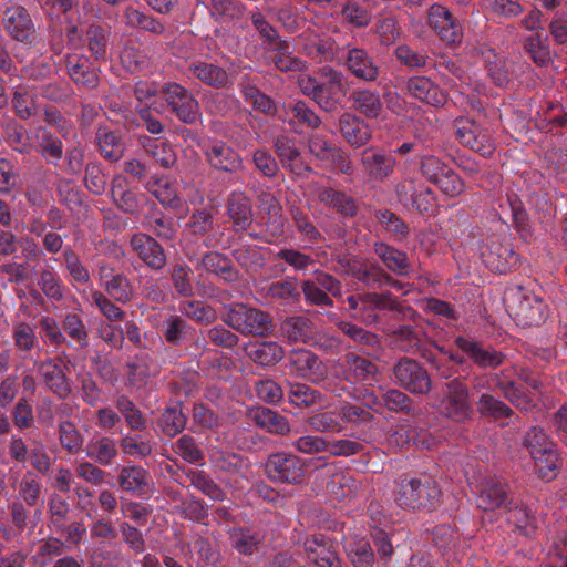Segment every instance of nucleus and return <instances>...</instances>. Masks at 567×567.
Segmentation results:
<instances>
[{
    "label": "nucleus",
    "mask_w": 567,
    "mask_h": 567,
    "mask_svg": "<svg viewBox=\"0 0 567 567\" xmlns=\"http://www.w3.org/2000/svg\"><path fill=\"white\" fill-rule=\"evenodd\" d=\"M249 358L257 364L271 365L284 358V349L272 341L255 342L247 349Z\"/></svg>",
    "instance_id": "43"
},
{
    "label": "nucleus",
    "mask_w": 567,
    "mask_h": 567,
    "mask_svg": "<svg viewBox=\"0 0 567 567\" xmlns=\"http://www.w3.org/2000/svg\"><path fill=\"white\" fill-rule=\"evenodd\" d=\"M398 347L405 352L420 353L427 362L440 370L432 352L427 350L430 337L425 327L417 324L415 327L402 326L395 332Z\"/></svg>",
    "instance_id": "12"
},
{
    "label": "nucleus",
    "mask_w": 567,
    "mask_h": 567,
    "mask_svg": "<svg viewBox=\"0 0 567 567\" xmlns=\"http://www.w3.org/2000/svg\"><path fill=\"white\" fill-rule=\"evenodd\" d=\"M331 371L349 382H370L377 373V367L370 360L354 353H347L341 362H333Z\"/></svg>",
    "instance_id": "11"
},
{
    "label": "nucleus",
    "mask_w": 567,
    "mask_h": 567,
    "mask_svg": "<svg viewBox=\"0 0 567 567\" xmlns=\"http://www.w3.org/2000/svg\"><path fill=\"white\" fill-rule=\"evenodd\" d=\"M245 102L256 111L267 115L276 113V104L268 95L261 93L248 76H244L239 83Z\"/></svg>",
    "instance_id": "34"
},
{
    "label": "nucleus",
    "mask_w": 567,
    "mask_h": 567,
    "mask_svg": "<svg viewBox=\"0 0 567 567\" xmlns=\"http://www.w3.org/2000/svg\"><path fill=\"white\" fill-rule=\"evenodd\" d=\"M375 34L383 45H392L401 35V30L398 21L393 17H385L377 21Z\"/></svg>",
    "instance_id": "64"
},
{
    "label": "nucleus",
    "mask_w": 567,
    "mask_h": 567,
    "mask_svg": "<svg viewBox=\"0 0 567 567\" xmlns=\"http://www.w3.org/2000/svg\"><path fill=\"white\" fill-rule=\"evenodd\" d=\"M275 152L280 158L284 168L296 176H303L311 172L296 145V141L287 136H279L275 142Z\"/></svg>",
    "instance_id": "21"
},
{
    "label": "nucleus",
    "mask_w": 567,
    "mask_h": 567,
    "mask_svg": "<svg viewBox=\"0 0 567 567\" xmlns=\"http://www.w3.org/2000/svg\"><path fill=\"white\" fill-rule=\"evenodd\" d=\"M224 322L243 334L264 337L272 329L269 313L246 303L229 307L224 316Z\"/></svg>",
    "instance_id": "4"
},
{
    "label": "nucleus",
    "mask_w": 567,
    "mask_h": 567,
    "mask_svg": "<svg viewBox=\"0 0 567 567\" xmlns=\"http://www.w3.org/2000/svg\"><path fill=\"white\" fill-rule=\"evenodd\" d=\"M265 472L275 483L297 485L303 481L305 462L295 454L277 452L268 456Z\"/></svg>",
    "instance_id": "5"
},
{
    "label": "nucleus",
    "mask_w": 567,
    "mask_h": 567,
    "mask_svg": "<svg viewBox=\"0 0 567 567\" xmlns=\"http://www.w3.org/2000/svg\"><path fill=\"white\" fill-rule=\"evenodd\" d=\"M348 68L352 74L368 82H373L379 75V68L363 49L353 48L348 52Z\"/></svg>",
    "instance_id": "32"
},
{
    "label": "nucleus",
    "mask_w": 567,
    "mask_h": 567,
    "mask_svg": "<svg viewBox=\"0 0 567 567\" xmlns=\"http://www.w3.org/2000/svg\"><path fill=\"white\" fill-rule=\"evenodd\" d=\"M117 481L123 491L136 496L146 495L151 491L150 473L137 465L123 467L120 471Z\"/></svg>",
    "instance_id": "26"
},
{
    "label": "nucleus",
    "mask_w": 567,
    "mask_h": 567,
    "mask_svg": "<svg viewBox=\"0 0 567 567\" xmlns=\"http://www.w3.org/2000/svg\"><path fill=\"white\" fill-rule=\"evenodd\" d=\"M406 87L414 99L432 106H443L447 101V94L426 76L411 78Z\"/></svg>",
    "instance_id": "25"
},
{
    "label": "nucleus",
    "mask_w": 567,
    "mask_h": 567,
    "mask_svg": "<svg viewBox=\"0 0 567 567\" xmlns=\"http://www.w3.org/2000/svg\"><path fill=\"white\" fill-rule=\"evenodd\" d=\"M511 504L508 486L505 482L498 478H487L481 484L477 495L478 508L487 512L507 508Z\"/></svg>",
    "instance_id": "19"
},
{
    "label": "nucleus",
    "mask_w": 567,
    "mask_h": 567,
    "mask_svg": "<svg viewBox=\"0 0 567 567\" xmlns=\"http://www.w3.org/2000/svg\"><path fill=\"white\" fill-rule=\"evenodd\" d=\"M127 380L130 385L141 388L147 383L151 375L156 373L155 367L146 355L135 357L127 363Z\"/></svg>",
    "instance_id": "48"
},
{
    "label": "nucleus",
    "mask_w": 567,
    "mask_h": 567,
    "mask_svg": "<svg viewBox=\"0 0 567 567\" xmlns=\"http://www.w3.org/2000/svg\"><path fill=\"white\" fill-rule=\"evenodd\" d=\"M505 509L507 511L508 514L507 520L509 524L514 525L517 529L522 530L527 536L530 534V532L534 530L536 518L528 507H512L511 505H508V507Z\"/></svg>",
    "instance_id": "58"
},
{
    "label": "nucleus",
    "mask_w": 567,
    "mask_h": 567,
    "mask_svg": "<svg viewBox=\"0 0 567 567\" xmlns=\"http://www.w3.org/2000/svg\"><path fill=\"white\" fill-rule=\"evenodd\" d=\"M68 40L75 48L86 47L96 61H106L110 47L111 31L99 23H92L85 31L84 40L79 34L78 28L68 30Z\"/></svg>",
    "instance_id": "7"
},
{
    "label": "nucleus",
    "mask_w": 567,
    "mask_h": 567,
    "mask_svg": "<svg viewBox=\"0 0 567 567\" xmlns=\"http://www.w3.org/2000/svg\"><path fill=\"white\" fill-rule=\"evenodd\" d=\"M339 130L346 142L352 147L365 145L372 136L370 126L351 113H343L339 118Z\"/></svg>",
    "instance_id": "24"
},
{
    "label": "nucleus",
    "mask_w": 567,
    "mask_h": 567,
    "mask_svg": "<svg viewBox=\"0 0 567 567\" xmlns=\"http://www.w3.org/2000/svg\"><path fill=\"white\" fill-rule=\"evenodd\" d=\"M124 22L130 28L141 29L156 35L162 34L165 30L161 21L133 6L126 7Z\"/></svg>",
    "instance_id": "45"
},
{
    "label": "nucleus",
    "mask_w": 567,
    "mask_h": 567,
    "mask_svg": "<svg viewBox=\"0 0 567 567\" xmlns=\"http://www.w3.org/2000/svg\"><path fill=\"white\" fill-rule=\"evenodd\" d=\"M346 549L348 557L354 567L373 566L374 555L367 539H351L346 545Z\"/></svg>",
    "instance_id": "50"
},
{
    "label": "nucleus",
    "mask_w": 567,
    "mask_h": 567,
    "mask_svg": "<svg viewBox=\"0 0 567 567\" xmlns=\"http://www.w3.org/2000/svg\"><path fill=\"white\" fill-rule=\"evenodd\" d=\"M106 293L118 302L126 303L133 296V288L130 280L122 274H116L104 284Z\"/></svg>",
    "instance_id": "56"
},
{
    "label": "nucleus",
    "mask_w": 567,
    "mask_h": 567,
    "mask_svg": "<svg viewBox=\"0 0 567 567\" xmlns=\"http://www.w3.org/2000/svg\"><path fill=\"white\" fill-rule=\"evenodd\" d=\"M161 424L163 431L167 435L174 436L184 430L186 425V416L179 406L174 405L167 408L162 414Z\"/></svg>",
    "instance_id": "63"
},
{
    "label": "nucleus",
    "mask_w": 567,
    "mask_h": 567,
    "mask_svg": "<svg viewBox=\"0 0 567 567\" xmlns=\"http://www.w3.org/2000/svg\"><path fill=\"white\" fill-rule=\"evenodd\" d=\"M318 197L321 203L334 208L346 217H352L357 214L355 200L343 192L326 187L319 190Z\"/></svg>",
    "instance_id": "39"
},
{
    "label": "nucleus",
    "mask_w": 567,
    "mask_h": 567,
    "mask_svg": "<svg viewBox=\"0 0 567 567\" xmlns=\"http://www.w3.org/2000/svg\"><path fill=\"white\" fill-rule=\"evenodd\" d=\"M354 109L368 118H378L383 110L378 92L371 90H355L351 94Z\"/></svg>",
    "instance_id": "44"
},
{
    "label": "nucleus",
    "mask_w": 567,
    "mask_h": 567,
    "mask_svg": "<svg viewBox=\"0 0 567 567\" xmlns=\"http://www.w3.org/2000/svg\"><path fill=\"white\" fill-rule=\"evenodd\" d=\"M302 52L318 62L333 61L337 58L338 47L330 38H321L317 34L302 35Z\"/></svg>",
    "instance_id": "30"
},
{
    "label": "nucleus",
    "mask_w": 567,
    "mask_h": 567,
    "mask_svg": "<svg viewBox=\"0 0 567 567\" xmlns=\"http://www.w3.org/2000/svg\"><path fill=\"white\" fill-rule=\"evenodd\" d=\"M228 216L236 230H245L252 221L250 200L243 194H233L228 200Z\"/></svg>",
    "instance_id": "37"
},
{
    "label": "nucleus",
    "mask_w": 567,
    "mask_h": 567,
    "mask_svg": "<svg viewBox=\"0 0 567 567\" xmlns=\"http://www.w3.org/2000/svg\"><path fill=\"white\" fill-rule=\"evenodd\" d=\"M441 496L437 482L427 474L403 476L395 481L393 499L404 511L431 512L440 505Z\"/></svg>",
    "instance_id": "1"
},
{
    "label": "nucleus",
    "mask_w": 567,
    "mask_h": 567,
    "mask_svg": "<svg viewBox=\"0 0 567 567\" xmlns=\"http://www.w3.org/2000/svg\"><path fill=\"white\" fill-rule=\"evenodd\" d=\"M330 481L327 488L337 499L352 498L360 494L361 483L350 473L328 468Z\"/></svg>",
    "instance_id": "29"
},
{
    "label": "nucleus",
    "mask_w": 567,
    "mask_h": 567,
    "mask_svg": "<svg viewBox=\"0 0 567 567\" xmlns=\"http://www.w3.org/2000/svg\"><path fill=\"white\" fill-rule=\"evenodd\" d=\"M12 104L17 116L22 120L30 118L38 111L32 92L25 86H18L13 93Z\"/></svg>",
    "instance_id": "54"
},
{
    "label": "nucleus",
    "mask_w": 567,
    "mask_h": 567,
    "mask_svg": "<svg viewBox=\"0 0 567 567\" xmlns=\"http://www.w3.org/2000/svg\"><path fill=\"white\" fill-rule=\"evenodd\" d=\"M361 165L365 174L373 181L383 182L395 171L396 159L377 147H367L361 152Z\"/></svg>",
    "instance_id": "16"
},
{
    "label": "nucleus",
    "mask_w": 567,
    "mask_h": 567,
    "mask_svg": "<svg viewBox=\"0 0 567 567\" xmlns=\"http://www.w3.org/2000/svg\"><path fill=\"white\" fill-rule=\"evenodd\" d=\"M427 23L445 43L455 44L462 41V27L444 6L433 4L430 7Z\"/></svg>",
    "instance_id": "14"
},
{
    "label": "nucleus",
    "mask_w": 567,
    "mask_h": 567,
    "mask_svg": "<svg viewBox=\"0 0 567 567\" xmlns=\"http://www.w3.org/2000/svg\"><path fill=\"white\" fill-rule=\"evenodd\" d=\"M209 164L225 172H235L241 166L240 156L224 142H214L205 151Z\"/></svg>",
    "instance_id": "28"
},
{
    "label": "nucleus",
    "mask_w": 567,
    "mask_h": 567,
    "mask_svg": "<svg viewBox=\"0 0 567 567\" xmlns=\"http://www.w3.org/2000/svg\"><path fill=\"white\" fill-rule=\"evenodd\" d=\"M506 302L509 316L518 326H539L547 318V306L543 298L522 286L508 291Z\"/></svg>",
    "instance_id": "2"
},
{
    "label": "nucleus",
    "mask_w": 567,
    "mask_h": 567,
    "mask_svg": "<svg viewBox=\"0 0 567 567\" xmlns=\"http://www.w3.org/2000/svg\"><path fill=\"white\" fill-rule=\"evenodd\" d=\"M59 436L62 446L70 453L75 454L82 449L84 440L74 423L62 422L59 425Z\"/></svg>",
    "instance_id": "62"
},
{
    "label": "nucleus",
    "mask_w": 567,
    "mask_h": 567,
    "mask_svg": "<svg viewBox=\"0 0 567 567\" xmlns=\"http://www.w3.org/2000/svg\"><path fill=\"white\" fill-rule=\"evenodd\" d=\"M374 251L389 270L401 276L409 274L411 265L405 252L383 243L375 244Z\"/></svg>",
    "instance_id": "41"
},
{
    "label": "nucleus",
    "mask_w": 567,
    "mask_h": 567,
    "mask_svg": "<svg viewBox=\"0 0 567 567\" xmlns=\"http://www.w3.org/2000/svg\"><path fill=\"white\" fill-rule=\"evenodd\" d=\"M268 51L271 53L270 59L276 68L282 72L292 70L300 71L306 68V63L296 58L290 51L289 44L281 39L268 47Z\"/></svg>",
    "instance_id": "36"
},
{
    "label": "nucleus",
    "mask_w": 567,
    "mask_h": 567,
    "mask_svg": "<svg viewBox=\"0 0 567 567\" xmlns=\"http://www.w3.org/2000/svg\"><path fill=\"white\" fill-rule=\"evenodd\" d=\"M255 420L259 426L267 429L271 433L284 435L290 431L287 419L267 408L257 410Z\"/></svg>",
    "instance_id": "52"
},
{
    "label": "nucleus",
    "mask_w": 567,
    "mask_h": 567,
    "mask_svg": "<svg viewBox=\"0 0 567 567\" xmlns=\"http://www.w3.org/2000/svg\"><path fill=\"white\" fill-rule=\"evenodd\" d=\"M455 344L468 357V359H471L475 364L480 367L496 368L504 361L503 353L495 350L485 349L480 342L475 340L457 337L455 339Z\"/></svg>",
    "instance_id": "22"
},
{
    "label": "nucleus",
    "mask_w": 567,
    "mask_h": 567,
    "mask_svg": "<svg viewBox=\"0 0 567 567\" xmlns=\"http://www.w3.org/2000/svg\"><path fill=\"white\" fill-rule=\"evenodd\" d=\"M288 399L291 404L298 408L322 405L323 402L322 393L303 383L290 384Z\"/></svg>",
    "instance_id": "47"
},
{
    "label": "nucleus",
    "mask_w": 567,
    "mask_h": 567,
    "mask_svg": "<svg viewBox=\"0 0 567 567\" xmlns=\"http://www.w3.org/2000/svg\"><path fill=\"white\" fill-rule=\"evenodd\" d=\"M290 365L297 377L320 383L327 375V368L319 358L309 350L298 349L290 354Z\"/></svg>",
    "instance_id": "18"
},
{
    "label": "nucleus",
    "mask_w": 567,
    "mask_h": 567,
    "mask_svg": "<svg viewBox=\"0 0 567 567\" xmlns=\"http://www.w3.org/2000/svg\"><path fill=\"white\" fill-rule=\"evenodd\" d=\"M131 247L138 258L154 270L162 269L166 264V256L162 246L146 234H135L131 238Z\"/></svg>",
    "instance_id": "20"
},
{
    "label": "nucleus",
    "mask_w": 567,
    "mask_h": 567,
    "mask_svg": "<svg viewBox=\"0 0 567 567\" xmlns=\"http://www.w3.org/2000/svg\"><path fill=\"white\" fill-rule=\"evenodd\" d=\"M509 371H503L497 380V388L504 393L516 408L527 411L530 406V399L526 395L515 381L508 379Z\"/></svg>",
    "instance_id": "49"
},
{
    "label": "nucleus",
    "mask_w": 567,
    "mask_h": 567,
    "mask_svg": "<svg viewBox=\"0 0 567 567\" xmlns=\"http://www.w3.org/2000/svg\"><path fill=\"white\" fill-rule=\"evenodd\" d=\"M205 270L213 272L227 282L237 280L238 274L234 269L231 260L220 252H208L202 258Z\"/></svg>",
    "instance_id": "46"
},
{
    "label": "nucleus",
    "mask_w": 567,
    "mask_h": 567,
    "mask_svg": "<svg viewBox=\"0 0 567 567\" xmlns=\"http://www.w3.org/2000/svg\"><path fill=\"white\" fill-rule=\"evenodd\" d=\"M309 426L317 432H341L343 426L340 421V414L336 412H321L310 416L307 420Z\"/></svg>",
    "instance_id": "61"
},
{
    "label": "nucleus",
    "mask_w": 567,
    "mask_h": 567,
    "mask_svg": "<svg viewBox=\"0 0 567 567\" xmlns=\"http://www.w3.org/2000/svg\"><path fill=\"white\" fill-rule=\"evenodd\" d=\"M523 49L537 66H547L553 61L548 38H543L539 33L524 38Z\"/></svg>",
    "instance_id": "35"
},
{
    "label": "nucleus",
    "mask_w": 567,
    "mask_h": 567,
    "mask_svg": "<svg viewBox=\"0 0 567 567\" xmlns=\"http://www.w3.org/2000/svg\"><path fill=\"white\" fill-rule=\"evenodd\" d=\"M144 151L164 168H169L176 163V154L166 141L144 136L141 140Z\"/></svg>",
    "instance_id": "40"
},
{
    "label": "nucleus",
    "mask_w": 567,
    "mask_h": 567,
    "mask_svg": "<svg viewBox=\"0 0 567 567\" xmlns=\"http://www.w3.org/2000/svg\"><path fill=\"white\" fill-rule=\"evenodd\" d=\"M454 125L456 138L462 145L484 157H488L494 153L495 142L488 128L465 117L455 120Z\"/></svg>",
    "instance_id": "6"
},
{
    "label": "nucleus",
    "mask_w": 567,
    "mask_h": 567,
    "mask_svg": "<svg viewBox=\"0 0 567 567\" xmlns=\"http://www.w3.org/2000/svg\"><path fill=\"white\" fill-rule=\"evenodd\" d=\"M483 260L492 271L504 274L518 262V255L508 244L492 241L482 252Z\"/></svg>",
    "instance_id": "23"
},
{
    "label": "nucleus",
    "mask_w": 567,
    "mask_h": 567,
    "mask_svg": "<svg viewBox=\"0 0 567 567\" xmlns=\"http://www.w3.org/2000/svg\"><path fill=\"white\" fill-rule=\"evenodd\" d=\"M66 68L71 79L85 87H95L99 83V75L95 69L90 66L86 58L78 54H69Z\"/></svg>",
    "instance_id": "33"
},
{
    "label": "nucleus",
    "mask_w": 567,
    "mask_h": 567,
    "mask_svg": "<svg viewBox=\"0 0 567 567\" xmlns=\"http://www.w3.org/2000/svg\"><path fill=\"white\" fill-rule=\"evenodd\" d=\"M441 412L456 422H463L471 416L468 390L460 380H453L446 384L444 398L441 402Z\"/></svg>",
    "instance_id": "9"
},
{
    "label": "nucleus",
    "mask_w": 567,
    "mask_h": 567,
    "mask_svg": "<svg viewBox=\"0 0 567 567\" xmlns=\"http://www.w3.org/2000/svg\"><path fill=\"white\" fill-rule=\"evenodd\" d=\"M420 171L430 183L435 184L450 172V166L435 155H424L420 159Z\"/></svg>",
    "instance_id": "60"
},
{
    "label": "nucleus",
    "mask_w": 567,
    "mask_h": 567,
    "mask_svg": "<svg viewBox=\"0 0 567 567\" xmlns=\"http://www.w3.org/2000/svg\"><path fill=\"white\" fill-rule=\"evenodd\" d=\"M394 375L401 386L416 394H426L432 388L431 379L416 361L404 358L394 368Z\"/></svg>",
    "instance_id": "10"
},
{
    "label": "nucleus",
    "mask_w": 567,
    "mask_h": 567,
    "mask_svg": "<svg viewBox=\"0 0 567 567\" xmlns=\"http://www.w3.org/2000/svg\"><path fill=\"white\" fill-rule=\"evenodd\" d=\"M488 75L497 86H505L509 81L508 71L503 56L494 50L487 49L484 53Z\"/></svg>",
    "instance_id": "55"
},
{
    "label": "nucleus",
    "mask_w": 567,
    "mask_h": 567,
    "mask_svg": "<svg viewBox=\"0 0 567 567\" xmlns=\"http://www.w3.org/2000/svg\"><path fill=\"white\" fill-rule=\"evenodd\" d=\"M309 561L318 567H341L334 544L323 535H311L303 543Z\"/></svg>",
    "instance_id": "17"
},
{
    "label": "nucleus",
    "mask_w": 567,
    "mask_h": 567,
    "mask_svg": "<svg viewBox=\"0 0 567 567\" xmlns=\"http://www.w3.org/2000/svg\"><path fill=\"white\" fill-rule=\"evenodd\" d=\"M231 546L243 555H250L257 548L260 537L257 533H252L245 528H235L230 533Z\"/></svg>",
    "instance_id": "57"
},
{
    "label": "nucleus",
    "mask_w": 567,
    "mask_h": 567,
    "mask_svg": "<svg viewBox=\"0 0 567 567\" xmlns=\"http://www.w3.org/2000/svg\"><path fill=\"white\" fill-rule=\"evenodd\" d=\"M188 71L204 84L216 89L226 87L229 83L227 71L214 63L205 61L193 62Z\"/></svg>",
    "instance_id": "31"
},
{
    "label": "nucleus",
    "mask_w": 567,
    "mask_h": 567,
    "mask_svg": "<svg viewBox=\"0 0 567 567\" xmlns=\"http://www.w3.org/2000/svg\"><path fill=\"white\" fill-rule=\"evenodd\" d=\"M123 177H115L112 182V198L114 203L125 213L134 214L140 207L137 195L133 190L124 189Z\"/></svg>",
    "instance_id": "51"
},
{
    "label": "nucleus",
    "mask_w": 567,
    "mask_h": 567,
    "mask_svg": "<svg viewBox=\"0 0 567 567\" xmlns=\"http://www.w3.org/2000/svg\"><path fill=\"white\" fill-rule=\"evenodd\" d=\"M523 445L534 460L539 476L545 481L555 478L561 463L556 445L543 429L534 426L526 432Z\"/></svg>",
    "instance_id": "3"
},
{
    "label": "nucleus",
    "mask_w": 567,
    "mask_h": 567,
    "mask_svg": "<svg viewBox=\"0 0 567 567\" xmlns=\"http://www.w3.org/2000/svg\"><path fill=\"white\" fill-rule=\"evenodd\" d=\"M316 103L324 111L337 110L342 96L346 94L344 79L341 72L332 68H322Z\"/></svg>",
    "instance_id": "8"
},
{
    "label": "nucleus",
    "mask_w": 567,
    "mask_h": 567,
    "mask_svg": "<svg viewBox=\"0 0 567 567\" xmlns=\"http://www.w3.org/2000/svg\"><path fill=\"white\" fill-rule=\"evenodd\" d=\"M96 141L102 156L115 162L123 156L124 146L117 132L102 126L96 132Z\"/></svg>",
    "instance_id": "42"
},
{
    "label": "nucleus",
    "mask_w": 567,
    "mask_h": 567,
    "mask_svg": "<svg viewBox=\"0 0 567 567\" xmlns=\"http://www.w3.org/2000/svg\"><path fill=\"white\" fill-rule=\"evenodd\" d=\"M164 95L176 116L186 124H193L199 116L197 100L182 85L172 83L165 86Z\"/></svg>",
    "instance_id": "13"
},
{
    "label": "nucleus",
    "mask_w": 567,
    "mask_h": 567,
    "mask_svg": "<svg viewBox=\"0 0 567 567\" xmlns=\"http://www.w3.org/2000/svg\"><path fill=\"white\" fill-rule=\"evenodd\" d=\"M4 28L17 41L31 44L35 39V27L28 10L19 4L6 9Z\"/></svg>",
    "instance_id": "15"
},
{
    "label": "nucleus",
    "mask_w": 567,
    "mask_h": 567,
    "mask_svg": "<svg viewBox=\"0 0 567 567\" xmlns=\"http://www.w3.org/2000/svg\"><path fill=\"white\" fill-rule=\"evenodd\" d=\"M38 372L47 386L59 398L64 399L71 393V385L62 368L48 359L38 365Z\"/></svg>",
    "instance_id": "27"
},
{
    "label": "nucleus",
    "mask_w": 567,
    "mask_h": 567,
    "mask_svg": "<svg viewBox=\"0 0 567 567\" xmlns=\"http://www.w3.org/2000/svg\"><path fill=\"white\" fill-rule=\"evenodd\" d=\"M281 333L290 342H308L313 334L312 322L303 316L287 318L280 327Z\"/></svg>",
    "instance_id": "38"
},
{
    "label": "nucleus",
    "mask_w": 567,
    "mask_h": 567,
    "mask_svg": "<svg viewBox=\"0 0 567 567\" xmlns=\"http://www.w3.org/2000/svg\"><path fill=\"white\" fill-rule=\"evenodd\" d=\"M116 455V444L110 437H100L91 441L87 445V456L95 460L101 465L110 464Z\"/></svg>",
    "instance_id": "53"
},
{
    "label": "nucleus",
    "mask_w": 567,
    "mask_h": 567,
    "mask_svg": "<svg viewBox=\"0 0 567 567\" xmlns=\"http://www.w3.org/2000/svg\"><path fill=\"white\" fill-rule=\"evenodd\" d=\"M147 188L165 206L178 208L182 204L176 190L165 178H158L154 183H148Z\"/></svg>",
    "instance_id": "59"
}]
</instances>
